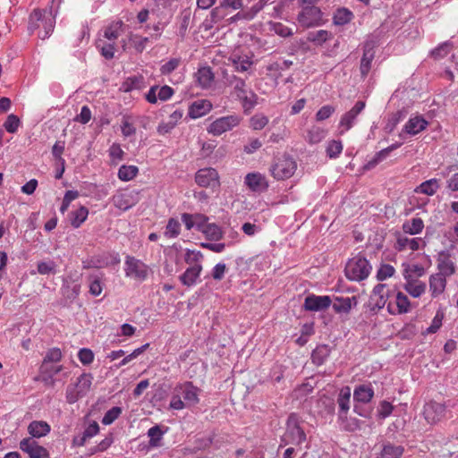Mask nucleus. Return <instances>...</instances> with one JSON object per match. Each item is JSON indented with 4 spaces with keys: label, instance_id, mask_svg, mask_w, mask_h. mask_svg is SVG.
Masks as SVG:
<instances>
[{
    "label": "nucleus",
    "instance_id": "1",
    "mask_svg": "<svg viewBox=\"0 0 458 458\" xmlns=\"http://www.w3.org/2000/svg\"><path fill=\"white\" fill-rule=\"evenodd\" d=\"M306 441V434L301 428L298 416L291 413L286 420L285 432L281 437L279 448L288 445H300Z\"/></svg>",
    "mask_w": 458,
    "mask_h": 458
},
{
    "label": "nucleus",
    "instance_id": "2",
    "mask_svg": "<svg viewBox=\"0 0 458 458\" xmlns=\"http://www.w3.org/2000/svg\"><path fill=\"white\" fill-rule=\"evenodd\" d=\"M372 269L369 261L361 254L349 259L345 266V276L352 281H362L366 279Z\"/></svg>",
    "mask_w": 458,
    "mask_h": 458
},
{
    "label": "nucleus",
    "instance_id": "3",
    "mask_svg": "<svg viewBox=\"0 0 458 458\" xmlns=\"http://www.w3.org/2000/svg\"><path fill=\"white\" fill-rule=\"evenodd\" d=\"M92 380L91 373H82L74 385H69L66 389L67 403H74L84 397L90 390Z\"/></svg>",
    "mask_w": 458,
    "mask_h": 458
},
{
    "label": "nucleus",
    "instance_id": "4",
    "mask_svg": "<svg viewBox=\"0 0 458 458\" xmlns=\"http://www.w3.org/2000/svg\"><path fill=\"white\" fill-rule=\"evenodd\" d=\"M297 165L295 160L287 155L276 158L270 168L271 174L276 180H285L293 175Z\"/></svg>",
    "mask_w": 458,
    "mask_h": 458
},
{
    "label": "nucleus",
    "instance_id": "5",
    "mask_svg": "<svg viewBox=\"0 0 458 458\" xmlns=\"http://www.w3.org/2000/svg\"><path fill=\"white\" fill-rule=\"evenodd\" d=\"M297 21L303 28L318 27L325 23L323 13L319 7H304L298 13Z\"/></svg>",
    "mask_w": 458,
    "mask_h": 458
},
{
    "label": "nucleus",
    "instance_id": "6",
    "mask_svg": "<svg viewBox=\"0 0 458 458\" xmlns=\"http://www.w3.org/2000/svg\"><path fill=\"white\" fill-rule=\"evenodd\" d=\"M241 121L242 117L239 114L222 116L216 119L209 124L208 131L214 136H220L221 134L237 127Z\"/></svg>",
    "mask_w": 458,
    "mask_h": 458
},
{
    "label": "nucleus",
    "instance_id": "7",
    "mask_svg": "<svg viewBox=\"0 0 458 458\" xmlns=\"http://www.w3.org/2000/svg\"><path fill=\"white\" fill-rule=\"evenodd\" d=\"M124 272L128 277H132L139 281H144L148 276V267L141 260L131 256H127L125 259Z\"/></svg>",
    "mask_w": 458,
    "mask_h": 458
},
{
    "label": "nucleus",
    "instance_id": "8",
    "mask_svg": "<svg viewBox=\"0 0 458 458\" xmlns=\"http://www.w3.org/2000/svg\"><path fill=\"white\" fill-rule=\"evenodd\" d=\"M174 392L179 394L187 405V408L195 406L199 402L200 389L193 386L192 382L187 381L175 386Z\"/></svg>",
    "mask_w": 458,
    "mask_h": 458
},
{
    "label": "nucleus",
    "instance_id": "9",
    "mask_svg": "<svg viewBox=\"0 0 458 458\" xmlns=\"http://www.w3.org/2000/svg\"><path fill=\"white\" fill-rule=\"evenodd\" d=\"M195 182L203 188L217 189L220 185L218 173L211 167L199 169L196 173Z\"/></svg>",
    "mask_w": 458,
    "mask_h": 458
},
{
    "label": "nucleus",
    "instance_id": "10",
    "mask_svg": "<svg viewBox=\"0 0 458 458\" xmlns=\"http://www.w3.org/2000/svg\"><path fill=\"white\" fill-rule=\"evenodd\" d=\"M424 418L429 424H437L446 415L445 403L430 401L424 405Z\"/></svg>",
    "mask_w": 458,
    "mask_h": 458
},
{
    "label": "nucleus",
    "instance_id": "11",
    "mask_svg": "<svg viewBox=\"0 0 458 458\" xmlns=\"http://www.w3.org/2000/svg\"><path fill=\"white\" fill-rule=\"evenodd\" d=\"M331 304L330 296L311 293L305 298L303 309L307 311H322L329 308Z\"/></svg>",
    "mask_w": 458,
    "mask_h": 458
},
{
    "label": "nucleus",
    "instance_id": "12",
    "mask_svg": "<svg viewBox=\"0 0 458 458\" xmlns=\"http://www.w3.org/2000/svg\"><path fill=\"white\" fill-rule=\"evenodd\" d=\"M20 448L22 452L28 454L30 458H49L48 451L30 437L20 442Z\"/></svg>",
    "mask_w": 458,
    "mask_h": 458
},
{
    "label": "nucleus",
    "instance_id": "13",
    "mask_svg": "<svg viewBox=\"0 0 458 458\" xmlns=\"http://www.w3.org/2000/svg\"><path fill=\"white\" fill-rule=\"evenodd\" d=\"M351 395L352 393L349 386H344L340 389L336 400L338 405V420H346V415L350 410Z\"/></svg>",
    "mask_w": 458,
    "mask_h": 458
},
{
    "label": "nucleus",
    "instance_id": "14",
    "mask_svg": "<svg viewBox=\"0 0 458 458\" xmlns=\"http://www.w3.org/2000/svg\"><path fill=\"white\" fill-rule=\"evenodd\" d=\"M30 21H42L44 32L41 31L38 34V37L41 39H46L50 36L55 28V19L54 18H45V11L40 9H35L30 14Z\"/></svg>",
    "mask_w": 458,
    "mask_h": 458
},
{
    "label": "nucleus",
    "instance_id": "15",
    "mask_svg": "<svg viewBox=\"0 0 458 458\" xmlns=\"http://www.w3.org/2000/svg\"><path fill=\"white\" fill-rule=\"evenodd\" d=\"M365 102L362 100H359L355 103L353 107L346 112L340 120L339 125L340 127H344L345 131L350 130L353 124L355 123L357 116L361 113V111L365 108Z\"/></svg>",
    "mask_w": 458,
    "mask_h": 458
},
{
    "label": "nucleus",
    "instance_id": "16",
    "mask_svg": "<svg viewBox=\"0 0 458 458\" xmlns=\"http://www.w3.org/2000/svg\"><path fill=\"white\" fill-rule=\"evenodd\" d=\"M437 261L440 274L450 276L455 273V265L448 250L440 251L437 254Z\"/></svg>",
    "mask_w": 458,
    "mask_h": 458
},
{
    "label": "nucleus",
    "instance_id": "17",
    "mask_svg": "<svg viewBox=\"0 0 458 458\" xmlns=\"http://www.w3.org/2000/svg\"><path fill=\"white\" fill-rule=\"evenodd\" d=\"M403 276L406 280L404 284V290L412 297L418 298L421 296L426 290V284L420 281H418L412 277L411 274H408V270H404Z\"/></svg>",
    "mask_w": 458,
    "mask_h": 458
},
{
    "label": "nucleus",
    "instance_id": "18",
    "mask_svg": "<svg viewBox=\"0 0 458 458\" xmlns=\"http://www.w3.org/2000/svg\"><path fill=\"white\" fill-rule=\"evenodd\" d=\"M245 184L253 191L262 192L268 188L266 177L259 173H250L245 176Z\"/></svg>",
    "mask_w": 458,
    "mask_h": 458
},
{
    "label": "nucleus",
    "instance_id": "19",
    "mask_svg": "<svg viewBox=\"0 0 458 458\" xmlns=\"http://www.w3.org/2000/svg\"><path fill=\"white\" fill-rule=\"evenodd\" d=\"M203 267L201 264L190 266L179 277L181 283L188 287L195 285L199 278Z\"/></svg>",
    "mask_w": 458,
    "mask_h": 458
},
{
    "label": "nucleus",
    "instance_id": "20",
    "mask_svg": "<svg viewBox=\"0 0 458 458\" xmlns=\"http://www.w3.org/2000/svg\"><path fill=\"white\" fill-rule=\"evenodd\" d=\"M358 304L357 298L352 297H335L334 301H332V307L334 310L338 314H349L352 308Z\"/></svg>",
    "mask_w": 458,
    "mask_h": 458
},
{
    "label": "nucleus",
    "instance_id": "21",
    "mask_svg": "<svg viewBox=\"0 0 458 458\" xmlns=\"http://www.w3.org/2000/svg\"><path fill=\"white\" fill-rule=\"evenodd\" d=\"M375 57V50L374 47L370 43H366L363 47V55L360 60V74L363 78H365L370 69H371V64Z\"/></svg>",
    "mask_w": 458,
    "mask_h": 458
},
{
    "label": "nucleus",
    "instance_id": "22",
    "mask_svg": "<svg viewBox=\"0 0 458 458\" xmlns=\"http://www.w3.org/2000/svg\"><path fill=\"white\" fill-rule=\"evenodd\" d=\"M374 396V388L370 383L357 386L353 391L355 403H368Z\"/></svg>",
    "mask_w": 458,
    "mask_h": 458
},
{
    "label": "nucleus",
    "instance_id": "23",
    "mask_svg": "<svg viewBox=\"0 0 458 458\" xmlns=\"http://www.w3.org/2000/svg\"><path fill=\"white\" fill-rule=\"evenodd\" d=\"M428 124V121H426L422 116L417 115L408 120L403 127V131L413 136L424 131Z\"/></svg>",
    "mask_w": 458,
    "mask_h": 458
},
{
    "label": "nucleus",
    "instance_id": "24",
    "mask_svg": "<svg viewBox=\"0 0 458 458\" xmlns=\"http://www.w3.org/2000/svg\"><path fill=\"white\" fill-rule=\"evenodd\" d=\"M212 109V104L208 99H198L189 107V115L193 118H199Z\"/></svg>",
    "mask_w": 458,
    "mask_h": 458
},
{
    "label": "nucleus",
    "instance_id": "25",
    "mask_svg": "<svg viewBox=\"0 0 458 458\" xmlns=\"http://www.w3.org/2000/svg\"><path fill=\"white\" fill-rule=\"evenodd\" d=\"M395 304H396L397 311H394L392 309L391 302H389L387 304V310H388L389 313H391V314H395V313L404 314V313H408L411 310V302H410L408 297L401 292H398L396 293Z\"/></svg>",
    "mask_w": 458,
    "mask_h": 458
},
{
    "label": "nucleus",
    "instance_id": "26",
    "mask_svg": "<svg viewBox=\"0 0 458 458\" xmlns=\"http://www.w3.org/2000/svg\"><path fill=\"white\" fill-rule=\"evenodd\" d=\"M195 79L202 89H208L214 81V73L210 67L204 66L199 68L195 73Z\"/></svg>",
    "mask_w": 458,
    "mask_h": 458
},
{
    "label": "nucleus",
    "instance_id": "27",
    "mask_svg": "<svg viewBox=\"0 0 458 458\" xmlns=\"http://www.w3.org/2000/svg\"><path fill=\"white\" fill-rule=\"evenodd\" d=\"M446 276H445L440 273L432 275L430 276L429 289L432 293L433 297H436V296L441 294L445 291V288L446 285V280H445Z\"/></svg>",
    "mask_w": 458,
    "mask_h": 458
},
{
    "label": "nucleus",
    "instance_id": "28",
    "mask_svg": "<svg viewBox=\"0 0 458 458\" xmlns=\"http://www.w3.org/2000/svg\"><path fill=\"white\" fill-rule=\"evenodd\" d=\"M327 134V131L318 125H312L307 130L305 140L310 144H317L323 140Z\"/></svg>",
    "mask_w": 458,
    "mask_h": 458
},
{
    "label": "nucleus",
    "instance_id": "29",
    "mask_svg": "<svg viewBox=\"0 0 458 458\" xmlns=\"http://www.w3.org/2000/svg\"><path fill=\"white\" fill-rule=\"evenodd\" d=\"M28 431L33 437H41L50 432V426L45 421L34 420L30 423Z\"/></svg>",
    "mask_w": 458,
    "mask_h": 458
},
{
    "label": "nucleus",
    "instance_id": "30",
    "mask_svg": "<svg viewBox=\"0 0 458 458\" xmlns=\"http://www.w3.org/2000/svg\"><path fill=\"white\" fill-rule=\"evenodd\" d=\"M330 347L327 344L318 346L311 354L312 362L317 366H321L326 362L330 355Z\"/></svg>",
    "mask_w": 458,
    "mask_h": 458
},
{
    "label": "nucleus",
    "instance_id": "31",
    "mask_svg": "<svg viewBox=\"0 0 458 458\" xmlns=\"http://www.w3.org/2000/svg\"><path fill=\"white\" fill-rule=\"evenodd\" d=\"M424 228L423 220L420 217H414L410 221H406L403 225V230L405 233L411 235L418 234L422 232Z\"/></svg>",
    "mask_w": 458,
    "mask_h": 458
},
{
    "label": "nucleus",
    "instance_id": "32",
    "mask_svg": "<svg viewBox=\"0 0 458 458\" xmlns=\"http://www.w3.org/2000/svg\"><path fill=\"white\" fill-rule=\"evenodd\" d=\"M88 215L89 209L84 206H81L78 209L72 211L70 213L71 225L74 228H79L81 225V224L87 219Z\"/></svg>",
    "mask_w": 458,
    "mask_h": 458
},
{
    "label": "nucleus",
    "instance_id": "33",
    "mask_svg": "<svg viewBox=\"0 0 458 458\" xmlns=\"http://www.w3.org/2000/svg\"><path fill=\"white\" fill-rule=\"evenodd\" d=\"M404 451L402 445H394L393 444L384 445L379 456L381 458H401Z\"/></svg>",
    "mask_w": 458,
    "mask_h": 458
},
{
    "label": "nucleus",
    "instance_id": "34",
    "mask_svg": "<svg viewBox=\"0 0 458 458\" xmlns=\"http://www.w3.org/2000/svg\"><path fill=\"white\" fill-rule=\"evenodd\" d=\"M332 37V33L326 30H319L317 31H310L308 34L307 39L315 45L321 46Z\"/></svg>",
    "mask_w": 458,
    "mask_h": 458
},
{
    "label": "nucleus",
    "instance_id": "35",
    "mask_svg": "<svg viewBox=\"0 0 458 458\" xmlns=\"http://www.w3.org/2000/svg\"><path fill=\"white\" fill-rule=\"evenodd\" d=\"M201 233L205 234L207 239L215 242L221 240L224 235L221 227L215 223H208Z\"/></svg>",
    "mask_w": 458,
    "mask_h": 458
},
{
    "label": "nucleus",
    "instance_id": "36",
    "mask_svg": "<svg viewBox=\"0 0 458 458\" xmlns=\"http://www.w3.org/2000/svg\"><path fill=\"white\" fill-rule=\"evenodd\" d=\"M123 26V22L122 21L112 22L105 29L104 37L106 39L114 42V40L120 36Z\"/></svg>",
    "mask_w": 458,
    "mask_h": 458
},
{
    "label": "nucleus",
    "instance_id": "37",
    "mask_svg": "<svg viewBox=\"0 0 458 458\" xmlns=\"http://www.w3.org/2000/svg\"><path fill=\"white\" fill-rule=\"evenodd\" d=\"M353 18V13L347 8H339L334 13V23L338 26L349 23Z\"/></svg>",
    "mask_w": 458,
    "mask_h": 458
},
{
    "label": "nucleus",
    "instance_id": "38",
    "mask_svg": "<svg viewBox=\"0 0 458 458\" xmlns=\"http://www.w3.org/2000/svg\"><path fill=\"white\" fill-rule=\"evenodd\" d=\"M139 173V168L136 165H123L118 170V178L123 182H129L132 180Z\"/></svg>",
    "mask_w": 458,
    "mask_h": 458
},
{
    "label": "nucleus",
    "instance_id": "39",
    "mask_svg": "<svg viewBox=\"0 0 458 458\" xmlns=\"http://www.w3.org/2000/svg\"><path fill=\"white\" fill-rule=\"evenodd\" d=\"M165 431H163L160 426L156 425L148 430V437H149V445L157 447L160 445V441L163 437Z\"/></svg>",
    "mask_w": 458,
    "mask_h": 458
},
{
    "label": "nucleus",
    "instance_id": "40",
    "mask_svg": "<svg viewBox=\"0 0 458 458\" xmlns=\"http://www.w3.org/2000/svg\"><path fill=\"white\" fill-rule=\"evenodd\" d=\"M180 222L174 217L169 218L167 225L165 226V231L164 233L165 236L167 238H176L180 234Z\"/></svg>",
    "mask_w": 458,
    "mask_h": 458
},
{
    "label": "nucleus",
    "instance_id": "41",
    "mask_svg": "<svg viewBox=\"0 0 458 458\" xmlns=\"http://www.w3.org/2000/svg\"><path fill=\"white\" fill-rule=\"evenodd\" d=\"M437 189L438 182L437 179L428 180L422 182L419 187L420 192L428 196L434 195L437 192Z\"/></svg>",
    "mask_w": 458,
    "mask_h": 458
},
{
    "label": "nucleus",
    "instance_id": "42",
    "mask_svg": "<svg viewBox=\"0 0 458 458\" xmlns=\"http://www.w3.org/2000/svg\"><path fill=\"white\" fill-rule=\"evenodd\" d=\"M63 354L59 348L54 347L49 349L41 364H50V363H56L62 360Z\"/></svg>",
    "mask_w": 458,
    "mask_h": 458
},
{
    "label": "nucleus",
    "instance_id": "43",
    "mask_svg": "<svg viewBox=\"0 0 458 458\" xmlns=\"http://www.w3.org/2000/svg\"><path fill=\"white\" fill-rule=\"evenodd\" d=\"M452 47H453L452 43H450L449 41H445V42L440 44L436 48H434L431 51V55L435 59L444 58L450 53Z\"/></svg>",
    "mask_w": 458,
    "mask_h": 458
},
{
    "label": "nucleus",
    "instance_id": "44",
    "mask_svg": "<svg viewBox=\"0 0 458 458\" xmlns=\"http://www.w3.org/2000/svg\"><path fill=\"white\" fill-rule=\"evenodd\" d=\"M129 40L132 43L136 51L141 53L145 49L146 44L148 42L149 38L131 33L129 36Z\"/></svg>",
    "mask_w": 458,
    "mask_h": 458
},
{
    "label": "nucleus",
    "instance_id": "45",
    "mask_svg": "<svg viewBox=\"0 0 458 458\" xmlns=\"http://www.w3.org/2000/svg\"><path fill=\"white\" fill-rule=\"evenodd\" d=\"M233 68L236 72H246L250 65L252 64V62L249 59V57H233L232 58Z\"/></svg>",
    "mask_w": 458,
    "mask_h": 458
},
{
    "label": "nucleus",
    "instance_id": "46",
    "mask_svg": "<svg viewBox=\"0 0 458 458\" xmlns=\"http://www.w3.org/2000/svg\"><path fill=\"white\" fill-rule=\"evenodd\" d=\"M343 150V144L340 140H331L327 147V155L330 158L337 157Z\"/></svg>",
    "mask_w": 458,
    "mask_h": 458
},
{
    "label": "nucleus",
    "instance_id": "47",
    "mask_svg": "<svg viewBox=\"0 0 458 458\" xmlns=\"http://www.w3.org/2000/svg\"><path fill=\"white\" fill-rule=\"evenodd\" d=\"M122 413V408L118 406H114L108 410L103 419L102 423L104 425H110L112 424Z\"/></svg>",
    "mask_w": 458,
    "mask_h": 458
},
{
    "label": "nucleus",
    "instance_id": "48",
    "mask_svg": "<svg viewBox=\"0 0 458 458\" xmlns=\"http://www.w3.org/2000/svg\"><path fill=\"white\" fill-rule=\"evenodd\" d=\"M395 272L394 267L389 264H383L377 272V279L378 281H384L394 276Z\"/></svg>",
    "mask_w": 458,
    "mask_h": 458
},
{
    "label": "nucleus",
    "instance_id": "49",
    "mask_svg": "<svg viewBox=\"0 0 458 458\" xmlns=\"http://www.w3.org/2000/svg\"><path fill=\"white\" fill-rule=\"evenodd\" d=\"M107 266H109V262L107 261V259H100V258H97V257L82 261V267L84 269H89L91 267L99 268V267H107Z\"/></svg>",
    "mask_w": 458,
    "mask_h": 458
},
{
    "label": "nucleus",
    "instance_id": "50",
    "mask_svg": "<svg viewBox=\"0 0 458 458\" xmlns=\"http://www.w3.org/2000/svg\"><path fill=\"white\" fill-rule=\"evenodd\" d=\"M203 254L200 251L191 250H186L184 260L190 266H193L195 264H201Z\"/></svg>",
    "mask_w": 458,
    "mask_h": 458
},
{
    "label": "nucleus",
    "instance_id": "51",
    "mask_svg": "<svg viewBox=\"0 0 458 458\" xmlns=\"http://www.w3.org/2000/svg\"><path fill=\"white\" fill-rule=\"evenodd\" d=\"M63 370L62 365H54L50 364H41L39 367L40 374H47L48 377H55L56 374L60 373Z\"/></svg>",
    "mask_w": 458,
    "mask_h": 458
},
{
    "label": "nucleus",
    "instance_id": "52",
    "mask_svg": "<svg viewBox=\"0 0 458 458\" xmlns=\"http://www.w3.org/2000/svg\"><path fill=\"white\" fill-rule=\"evenodd\" d=\"M20 125V119L15 114H9L4 123V129L10 132L14 133L17 131Z\"/></svg>",
    "mask_w": 458,
    "mask_h": 458
},
{
    "label": "nucleus",
    "instance_id": "53",
    "mask_svg": "<svg viewBox=\"0 0 458 458\" xmlns=\"http://www.w3.org/2000/svg\"><path fill=\"white\" fill-rule=\"evenodd\" d=\"M268 123V118L265 116L264 114H255L253 115L250 120V127L253 130H261L263 129Z\"/></svg>",
    "mask_w": 458,
    "mask_h": 458
},
{
    "label": "nucleus",
    "instance_id": "54",
    "mask_svg": "<svg viewBox=\"0 0 458 458\" xmlns=\"http://www.w3.org/2000/svg\"><path fill=\"white\" fill-rule=\"evenodd\" d=\"M444 318L443 313L437 312L434 317L431 325L425 330L424 335L435 334L442 326V320Z\"/></svg>",
    "mask_w": 458,
    "mask_h": 458
},
{
    "label": "nucleus",
    "instance_id": "55",
    "mask_svg": "<svg viewBox=\"0 0 458 458\" xmlns=\"http://www.w3.org/2000/svg\"><path fill=\"white\" fill-rule=\"evenodd\" d=\"M89 293L93 296H98L102 293V284L98 276H89Z\"/></svg>",
    "mask_w": 458,
    "mask_h": 458
},
{
    "label": "nucleus",
    "instance_id": "56",
    "mask_svg": "<svg viewBox=\"0 0 458 458\" xmlns=\"http://www.w3.org/2000/svg\"><path fill=\"white\" fill-rule=\"evenodd\" d=\"M394 410V406L388 401H381L377 407V416L380 419H386L388 417Z\"/></svg>",
    "mask_w": 458,
    "mask_h": 458
},
{
    "label": "nucleus",
    "instance_id": "57",
    "mask_svg": "<svg viewBox=\"0 0 458 458\" xmlns=\"http://www.w3.org/2000/svg\"><path fill=\"white\" fill-rule=\"evenodd\" d=\"M181 63L180 58H172L160 67V72L163 75H167L173 72Z\"/></svg>",
    "mask_w": 458,
    "mask_h": 458
},
{
    "label": "nucleus",
    "instance_id": "58",
    "mask_svg": "<svg viewBox=\"0 0 458 458\" xmlns=\"http://www.w3.org/2000/svg\"><path fill=\"white\" fill-rule=\"evenodd\" d=\"M55 267L54 261H42L38 263L37 269L40 275H49L55 274Z\"/></svg>",
    "mask_w": 458,
    "mask_h": 458
},
{
    "label": "nucleus",
    "instance_id": "59",
    "mask_svg": "<svg viewBox=\"0 0 458 458\" xmlns=\"http://www.w3.org/2000/svg\"><path fill=\"white\" fill-rule=\"evenodd\" d=\"M335 111V106L331 105L323 106L316 114V120L318 122L329 118Z\"/></svg>",
    "mask_w": 458,
    "mask_h": 458
},
{
    "label": "nucleus",
    "instance_id": "60",
    "mask_svg": "<svg viewBox=\"0 0 458 458\" xmlns=\"http://www.w3.org/2000/svg\"><path fill=\"white\" fill-rule=\"evenodd\" d=\"M388 155L389 152L387 151V149L383 148L382 150L377 152L374 157L367 163L366 167L368 169L374 168L377 164L386 159L388 157Z\"/></svg>",
    "mask_w": 458,
    "mask_h": 458
},
{
    "label": "nucleus",
    "instance_id": "61",
    "mask_svg": "<svg viewBox=\"0 0 458 458\" xmlns=\"http://www.w3.org/2000/svg\"><path fill=\"white\" fill-rule=\"evenodd\" d=\"M78 358L83 365H89L94 360V353L90 349L82 348L78 352Z\"/></svg>",
    "mask_w": 458,
    "mask_h": 458
},
{
    "label": "nucleus",
    "instance_id": "62",
    "mask_svg": "<svg viewBox=\"0 0 458 458\" xmlns=\"http://www.w3.org/2000/svg\"><path fill=\"white\" fill-rule=\"evenodd\" d=\"M193 216V219H194V225H195V228L199 231V232H202V230L208 225V216L203 215V214H200V213H195V214H192Z\"/></svg>",
    "mask_w": 458,
    "mask_h": 458
},
{
    "label": "nucleus",
    "instance_id": "63",
    "mask_svg": "<svg viewBox=\"0 0 458 458\" xmlns=\"http://www.w3.org/2000/svg\"><path fill=\"white\" fill-rule=\"evenodd\" d=\"M338 421L340 422V424L343 426V428L346 431L353 432V431L357 430L358 428H360V421L357 419H354V418L349 419L346 416V420H338Z\"/></svg>",
    "mask_w": 458,
    "mask_h": 458
},
{
    "label": "nucleus",
    "instance_id": "64",
    "mask_svg": "<svg viewBox=\"0 0 458 458\" xmlns=\"http://www.w3.org/2000/svg\"><path fill=\"white\" fill-rule=\"evenodd\" d=\"M226 269L225 263H217L212 269L211 276L214 280L220 281L224 278Z\"/></svg>",
    "mask_w": 458,
    "mask_h": 458
}]
</instances>
